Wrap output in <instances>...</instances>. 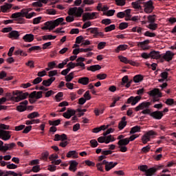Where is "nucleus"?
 <instances>
[{"mask_svg": "<svg viewBox=\"0 0 176 176\" xmlns=\"http://www.w3.org/2000/svg\"><path fill=\"white\" fill-rule=\"evenodd\" d=\"M31 10L32 8H23L21 12L12 14L10 19H14L18 24H24L25 19L23 17L30 19L36 16V13L34 12L30 13Z\"/></svg>", "mask_w": 176, "mask_h": 176, "instance_id": "1", "label": "nucleus"}, {"mask_svg": "<svg viewBox=\"0 0 176 176\" xmlns=\"http://www.w3.org/2000/svg\"><path fill=\"white\" fill-rule=\"evenodd\" d=\"M138 168L140 170V171L145 173L146 176H152L155 174V173H156V171L162 169V166H155L148 169V166L141 165L138 167Z\"/></svg>", "mask_w": 176, "mask_h": 176, "instance_id": "2", "label": "nucleus"}, {"mask_svg": "<svg viewBox=\"0 0 176 176\" xmlns=\"http://www.w3.org/2000/svg\"><path fill=\"white\" fill-rule=\"evenodd\" d=\"M64 21V18H58L54 21H47L45 23V30H54Z\"/></svg>", "mask_w": 176, "mask_h": 176, "instance_id": "3", "label": "nucleus"}, {"mask_svg": "<svg viewBox=\"0 0 176 176\" xmlns=\"http://www.w3.org/2000/svg\"><path fill=\"white\" fill-rule=\"evenodd\" d=\"M14 96H16L12 97V100L15 101V102H20V101L25 100V98L28 97V93H23L21 91H16V92L14 94Z\"/></svg>", "mask_w": 176, "mask_h": 176, "instance_id": "4", "label": "nucleus"}, {"mask_svg": "<svg viewBox=\"0 0 176 176\" xmlns=\"http://www.w3.org/2000/svg\"><path fill=\"white\" fill-rule=\"evenodd\" d=\"M39 98H42V91L36 92V91H34L29 96V101L30 104H35L36 100H39Z\"/></svg>", "mask_w": 176, "mask_h": 176, "instance_id": "5", "label": "nucleus"}, {"mask_svg": "<svg viewBox=\"0 0 176 176\" xmlns=\"http://www.w3.org/2000/svg\"><path fill=\"white\" fill-rule=\"evenodd\" d=\"M148 94L151 96L153 97L152 100V102H157L160 101V99L157 97H162V93L157 88H155L154 89L148 92ZM157 96V97H156Z\"/></svg>", "mask_w": 176, "mask_h": 176, "instance_id": "6", "label": "nucleus"}, {"mask_svg": "<svg viewBox=\"0 0 176 176\" xmlns=\"http://www.w3.org/2000/svg\"><path fill=\"white\" fill-rule=\"evenodd\" d=\"M83 13V9L81 8H70L68 12L69 16H76V17H80Z\"/></svg>", "mask_w": 176, "mask_h": 176, "instance_id": "7", "label": "nucleus"}, {"mask_svg": "<svg viewBox=\"0 0 176 176\" xmlns=\"http://www.w3.org/2000/svg\"><path fill=\"white\" fill-rule=\"evenodd\" d=\"M142 5L146 13H152L153 9H155V7H153V1H152V0H149L148 1H142Z\"/></svg>", "mask_w": 176, "mask_h": 176, "instance_id": "8", "label": "nucleus"}, {"mask_svg": "<svg viewBox=\"0 0 176 176\" xmlns=\"http://www.w3.org/2000/svg\"><path fill=\"white\" fill-rule=\"evenodd\" d=\"M175 54L171 51H166L165 54H162L161 56V63H164L165 61L170 62L173 60V57H174Z\"/></svg>", "mask_w": 176, "mask_h": 176, "instance_id": "9", "label": "nucleus"}, {"mask_svg": "<svg viewBox=\"0 0 176 176\" xmlns=\"http://www.w3.org/2000/svg\"><path fill=\"white\" fill-rule=\"evenodd\" d=\"M99 164L105 165V170L106 171H109L110 170H112L113 167H116L118 166V162H107V160H103L102 162H100Z\"/></svg>", "mask_w": 176, "mask_h": 176, "instance_id": "10", "label": "nucleus"}, {"mask_svg": "<svg viewBox=\"0 0 176 176\" xmlns=\"http://www.w3.org/2000/svg\"><path fill=\"white\" fill-rule=\"evenodd\" d=\"M156 132L153 131V130L148 131L142 138L143 144H146V142L151 141V137H152V135H156Z\"/></svg>", "mask_w": 176, "mask_h": 176, "instance_id": "11", "label": "nucleus"}, {"mask_svg": "<svg viewBox=\"0 0 176 176\" xmlns=\"http://www.w3.org/2000/svg\"><path fill=\"white\" fill-rule=\"evenodd\" d=\"M151 105H152V102H142L135 108V111L138 112V111H141V109H147L151 107Z\"/></svg>", "mask_w": 176, "mask_h": 176, "instance_id": "12", "label": "nucleus"}, {"mask_svg": "<svg viewBox=\"0 0 176 176\" xmlns=\"http://www.w3.org/2000/svg\"><path fill=\"white\" fill-rule=\"evenodd\" d=\"M10 137H12L10 131L0 129V138L1 140L3 141H8V140H10Z\"/></svg>", "mask_w": 176, "mask_h": 176, "instance_id": "13", "label": "nucleus"}, {"mask_svg": "<svg viewBox=\"0 0 176 176\" xmlns=\"http://www.w3.org/2000/svg\"><path fill=\"white\" fill-rule=\"evenodd\" d=\"M141 100V96H137L135 97L131 96L129 98L126 100V104H131L132 106L135 105L136 104H138Z\"/></svg>", "mask_w": 176, "mask_h": 176, "instance_id": "14", "label": "nucleus"}, {"mask_svg": "<svg viewBox=\"0 0 176 176\" xmlns=\"http://www.w3.org/2000/svg\"><path fill=\"white\" fill-rule=\"evenodd\" d=\"M97 12H86L82 15V21L85 23L88 20H94Z\"/></svg>", "mask_w": 176, "mask_h": 176, "instance_id": "15", "label": "nucleus"}, {"mask_svg": "<svg viewBox=\"0 0 176 176\" xmlns=\"http://www.w3.org/2000/svg\"><path fill=\"white\" fill-rule=\"evenodd\" d=\"M164 116V114L160 111H153L151 113V117L155 120H160Z\"/></svg>", "mask_w": 176, "mask_h": 176, "instance_id": "16", "label": "nucleus"}, {"mask_svg": "<svg viewBox=\"0 0 176 176\" xmlns=\"http://www.w3.org/2000/svg\"><path fill=\"white\" fill-rule=\"evenodd\" d=\"M76 113V111L72 109H67V111L63 113V116L65 118V119H71L72 116H75Z\"/></svg>", "mask_w": 176, "mask_h": 176, "instance_id": "17", "label": "nucleus"}, {"mask_svg": "<svg viewBox=\"0 0 176 176\" xmlns=\"http://www.w3.org/2000/svg\"><path fill=\"white\" fill-rule=\"evenodd\" d=\"M149 43H150L149 40H145L142 42H138L137 45L139 47H141L142 50H149V46H148V45H149Z\"/></svg>", "mask_w": 176, "mask_h": 176, "instance_id": "18", "label": "nucleus"}, {"mask_svg": "<svg viewBox=\"0 0 176 176\" xmlns=\"http://www.w3.org/2000/svg\"><path fill=\"white\" fill-rule=\"evenodd\" d=\"M150 57L155 60H160V63H162V54H160L159 51H151L150 52Z\"/></svg>", "mask_w": 176, "mask_h": 176, "instance_id": "19", "label": "nucleus"}, {"mask_svg": "<svg viewBox=\"0 0 176 176\" xmlns=\"http://www.w3.org/2000/svg\"><path fill=\"white\" fill-rule=\"evenodd\" d=\"M10 39H15L17 40L20 38V32L17 30H12L8 35Z\"/></svg>", "mask_w": 176, "mask_h": 176, "instance_id": "20", "label": "nucleus"}, {"mask_svg": "<svg viewBox=\"0 0 176 176\" xmlns=\"http://www.w3.org/2000/svg\"><path fill=\"white\" fill-rule=\"evenodd\" d=\"M27 105H28V100H24L16 107V111H19V112H24V111L27 110Z\"/></svg>", "mask_w": 176, "mask_h": 176, "instance_id": "21", "label": "nucleus"}, {"mask_svg": "<svg viewBox=\"0 0 176 176\" xmlns=\"http://www.w3.org/2000/svg\"><path fill=\"white\" fill-rule=\"evenodd\" d=\"M119 58L121 63H124V64H130L131 65H135V62L133 60H129V59L124 56H119Z\"/></svg>", "mask_w": 176, "mask_h": 176, "instance_id": "22", "label": "nucleus"}, {"mask_svg": "<svg viewBox=\"0 0 176 176\" xmlns=\"http://www.w3.org/2000/svg\"><path fill=\"white\" fill-rule=\"evenodd\" d=\"M12 4L10 3H6L3 6H1V12H2L3 13H8V11L10 10V9H12Z\"/></svg>", "mask_w": 176, "mask_h": 176, "instance_id": "23", "label": "nucleus"}, {"mask_svg": "<svg viewBox=\"0 0 176 176\" xmlns=\"http://www.w3.org/2000/svg\"><path fill=\"white\" fill-rule=\"evenodd\" d=\"M144 1L146 0H137L135 2H132V7L133 8V9H141V3L142 4V2H144Z\"/></svg>", "mask_w": 176, "mask_h": 176, "instance_id": "24", "label": "nucleus"}, {"mask_svg": "<svg viewBox=\"0 0 176 176\" xmlns=\"http://www.w3.org/2000/svg\"><path fill=\"white\" fill-rule=\"evenodd\" d=\"M23 40L24 41V42H32V41H34V34H26L25 36H23Z\"/></svg>", "mask_w": 176, "mask_h": 176, "instance_id": "25", "label": "nucleus"}, {"mask_svg": "<svg viewBox=\"0 0 176 176\" xmlns=\"http://www.w3.org/2000/svg\"><path fill=\"white\" fill-rule=\"evenodd\" d=\"M77 166H78V163L76 162V161H75V160L70 161V165L69 167V170L70 171H73L74 173H75V171H76V170H77V168H76Z\"/></svg>", "mask_w": 176, "mask_h": 176, "instance_id": "26", "label": "nucleus"}, {"mask_svg": "<svg viewBox=\"0 0 176 176\" xmlns=\"http://www.w3.org/2000/svg\"><path fill=\"white\" fill-rule=\"evenodd\" d=\"M89 79L88 77H81L78 80V83H80V85H83L84 86L89 85Z\"/></svg>", "mask_w": 176, "mask_h": 176, "instance_id": "27", "label": "nucleus"}, {"mask_svg": "<svg viewBox=\"0 0 176 176\" xmlns=\"http://www.w3.org/2000/svg\"><path fill=\"white\" fill-rule=\"evenodd\" d=\"M130 143V140H129V138L120 140L118 141V145H119V146H126V145H129V144Z\"/></svg>", "mask_w": 176, "mask_h": 176, "instance_id": "28", "label": "nucleus"}, {"mask_svg": "<svg viewBox=\"0 0 176 176\" xmlns=\"http://www.w3.org/2000/svg\"><path fill=\"white\" fill-rule=\"evenodd\" d=\"M67 157H73V159H78V153L76 152V151H69L67 155H66Z\"/></svg>", "mask_w": 176, "mask_h": 176, "instance_id": "29", "label": "nucleus"}, {"mask_svg": "<svg viewBox=\"0 0 176 176\" xmlns=\"http://www.w3.org/2000/svg\"><path fill=\"white\" fill-rule=\"evenodd\" d=\"M43 3H45V0H37V1L33 2L32 6L34 8H42V6H43Z\"/></svg>", "mask_w": 176, "mask_h": 176, "instance_id": "30", "label": "nucleus"}, {"mask_svg": "<svg viewBox=\"0 0 176 176\" xmlns=\"http://www.w3.org/2000/svg\"><path fill=\"white\" fill-rule=\"evenodd\" d=\"M101 66L100 65H91L89 67H87V71H91L92 72H96V71H100Z\"/></svg>", "mask_w": 176, "mask_h": 176, "instance_id": "31", "label": "nucleus"}, {"mask_svg": "<svg viewBox=\"0 0 176 176\" xmlns=\"http://www.w3.org/2000/svg\"><path fill=\"white\" fill-rule=\"evenodd\" d=\"M16 146L15 143H10V144H4V152H6V151H12L13 148Z\"/></svg>", "mask_w": 176, "mask_h": 176, "instance_id": "32", "label": "nucleus"}, {"mask_svg": "<svg viewBox=\"0 0 176 176\" xmlns=\"http://www.w3.org/2000/svg\"><path fill=\"white\" fill-rule=\"evenodd\" d=\"M127 45H120L116 48L115 52L116 53H119L120 52H123L127 50Z\"/></svg>", "mask_w": 176, "mask_h": 176, "instance_id": "33", "label": "nucleus"}, {"mask_svg": "<svg viewBox=\"0 0 176 176\" xmlns=\"http://www.w3.org/2000/svg\"><path fill=\"white\" fill-rule=\"evenodd\" d=\"M54 68H57V64L56 63V61L48 63V67L45 68V71H50V69H53Z\"/></svg>", "mask_w": 176, "mask_h": 176, "instance_id": "34", "label": "nucleus"}, {"mask_svg": "<svg viewBox=\"0 0 176 176\" xmlns=\"http://www.w3.org/2000/svg\"><path fill=\"white\" fill-rule=\"evenodd\" d=\"M54 80H56V77H51L47 80H45V87H49V86H50V85H52L53 83V82H54Z\"/></svg>", "mask_w": 176, "mask_h": 176, "instance_id": "35", "label": "nucleus"}, {"mask_svg": "<svg viewBox=\"0 0 176 176\" xmlns=\"http://www.w3.org/2000/svg\"><path fill=\"white\" fill-rule=\"evenodd\" d=\"M144 80V76L141 74L136 75L133 77V82L135 83H140V82H142Z\"/></svg>", "mask_w": 176, "mask_h": 176, "instance_id": "36", "label": "nucleus"}, {"mask_svg": "<svg viewBox=\"0 0 176 176\" xmlns=\"http://www.w3.org/2000/svg\"><path fill=\"white\" fill-rule=\"evenodd\" d=\"M98 31V28H90L87 29V32H91V34H94V38H96Z\"/></svg>", "mask_w": 176, "mask_h": 176, "instance_id": "37", "label": "nucleus"}, {"mask_svg": "<svg viewBox=\"0 0 176 176\" xmlns=\"http://www.w3.org/2000/svg\"><path fill=\"white\" fill-rule=\"evenodd\" d=\"M28 119H35V118H39V113L38 111H34L29 113L27 116Z\"/></svg>", "mask_w": 176, "mask_h": 176, "instance_id": "38", "label": "nucleus"}, {"mask_svg": "<svg viewBox=\"0 0 176 176\" xmlns=\"http://www.w3.org/2000/svg\"><path fill=\"white\" fill-rule=\"evenodd\" d=\"M141 131V126H135L131 129L130 134H135V133H140Z\"/></svg>", "mask_w": 176, "mask_h": 176, "instance_id": "39", "label": "nucleus"}, {"mask_svg": "<svg viewBox=\"0 0 176 176\" xmlns=\"http://www.w3.org/2000/svg\"><path fill=\"white\" fill-rule=\"evenodd\" d=\"M45 76H50V78H53V76H58V74L57 73V70H52L48 72V74L45 72Z\"/></svg>", "mask_w": 176, "mask_h": 176, "instance_id": "40", "label": "nucleus"}, {"mask_svg": "<svg viewBox=\"0 0 176 176\" xmlns=\"http://www.w3.org/2000/svg\"><path fill=\"white\" fill-rule=\"evenodd\" d=\"M60 123H61V120L58 119L54 121L50 120L49 121V124L50 126H53L54 127H56V126H58V124H60Z\"/></svg>", "mask_w": 176, "mask_h": 176, "instance_id": "41", "label": "nucleus"}, {"mask_svg": "<svg viewBox=\"0 0 176 176\" xmlns=\"http://www.w3.org/2000/svg\"><path fill=\"white\" fill-rule=\"evenodd\" d=\"M105 144H109L110 142H113V141L116 140L115 138H113L112 135L105 136Z\"/></svg>", "mask_w": 176, "mask_h": 176, "instance_id": "42", "label": "nucleus"}, {"mask_svg": "<svg viewBox=\"0 0 176 176\" xmlns=\"http://www.w3.org/2000/svg\"><path fill=\"white\" fill-rule=\"evenodd\" d=\"M115 28H116V25H115V24L110 25L104 28V31L106 32H111V31H113Z\"/></svg>", "mask_w": 176, "mask_h": 176, "instance_id": "43", "label": "nucleus"}, {"mask_svg": "<svg viewBox=\"0 0 176 176\" xmlns=\"http://www.w3.org/2000/svg\"><path fill=\"white\" fill-rule=\"evenodd\" d=\"M147 28H149V30H152L153 31L156 30L157 28V23H150L148 26Z\"/></svg>", "mask_w": 176, "mask_h": 176, "instance_id": "44", "label": "nucleus"}, {"mask_svg": "<svg viewBox=\"0 0 176 176\" xmlns=\"http://www.w3.org/2000/svg\"><path fill=\"white\" fill-rule=\"evenodd\" d=\"M125 126H127V122L120 121L118 124V129L120 130H123V129H124Z\"/></svg>", "mask_w": 176, "mask_h": 176, "instance_id": "45", "label": "nucleus"}, {"mask_svg": "<svg viewBox=\"0 0 176 176\" xmlns=\"http://www.w3.org/2000/svg\"><path fill=\"white\" fill-rule=\"evenodd\" d=\"M106 46L107 42L102 41L98 44V50H102V49H104V47H105Z\"/></svg>", "mask_w": 176, "mask_h": 176, "instance_id": "46", "label": "nucleus"}, {"mask_svg": "<svg viewBox=\"0 0 176 176\" xmlns=\"http://www.w3.org/2000/svg\"><path fill=\"white\" fill-rule=\"evenodd\" d=\"M127 27H129V23H127L126 22H122V23H120V25H119L120 30H126V28H127Z\"/></svg>", "mask_w": 176, "mask_h": 176, "instance_id": "47", "label": "nucleus"}, {"mask_svg": "<svg viewBox=\"0 0 176 176\" xmlns=\"http://www.w3.org/2000/svg\"><path fill=\"white\" fill-rule=\"evenodd\" d=\"M90 144H91V148H97V146H98V142H97L96 140L94 139L90 140Z\"/></svg>", "mask_w": 176, "mask_h": 176, "instance_id": "48", "label": "nucleus"}, {"mask_svg": "<svg viewBox=\"0 0 176 176\" xmlns=\"http://www.w3.org/2000/svg\"><path fill=\"white\" fill-rule=\"evenodd\" d=\"M56 36L48 34L45 36V41H53V39H56Z\"/></svg>", "mask_w": 176, "mask_h": 176, "instance_id": "49", "label": "nucleus"}, {"mask_svg": "<svg viewBox=\"0 0 176 176\" xmlns=\"http://www.w3.org/2000/svg\"><path fill=\"white\" fill-rule=\"evenodd\" d=\"M13 30V28L12 27H8V28H4L1 30V32L3 34H7L8 32H10Z\"/></svg>", "mask_w": 176, "mask_h": 176, "instance_id": "50", "label": "nucleus"}, {"mask_svg": "<svg viewBox=\"0 0 176 176\" xmlns=\"http://www.w3.org/2000/svg\"><path fill=\"white\" fill-rule=\"evenodd\" d=\"M96 78L98 79H100V80H104V79L107 78V74H99L96 76Z\"/></svg>", "mask_w": 176, "mask_h": 176, "instance_id": "51", "label": "nucleus"}, {"mask_svg": "<svg viewBox=\"0 0 176 176\" xmlns=\"http://www.w3.org/2000/svg\"><path fill=\"white\" fill-rule=\"evenodd\" d=\"M144 36H149V38H155V36H156V34L152 33L149 31H146L144 33Z\"/></svg>", "mask_w": 176, "mask_h": 176, "instance_id": "52", "label": "nucleus"}, {"mask_svg": "<svg viewBox=\"0 0 176 176\" xmlns=\"http://www.w3.org/2000/svg\"><path fill=\"white\" fill-rule=\"evenodd\" d=\"M155 17H156V15H150L148 16V23H150V24L155 23Z\"/></svg>", "mask_w": 176, "mask_h": 176, "instance_id": "53", "label": "nucleus"}, {"mask_svg": "<svg viewBox=\"0 0 176 176\" xmlns=\"http://www.w3.org/2000/svg\"><path fill=\"white\" fill-rule=\"evenodd\" d=\"M63 92H59L58 93L56 96H55V98L57 101V102H60V101H61V97H63Z\"/></svg>", "mask_w": 176, "mask_h": 176, "instance_id": "54", "label": "nucleus"}, {"mask_svg": "<svg viewBox=\"0 0 176 176\" xmlns=\"http://www.w3.org/2000/svg\"><path fill=\"white\" fill-rule=\"evenodd\" d=\"M118 6H124L126 5V0H115Z\"/></svg>", "mask_w": 176, "mask_h": 176, "instance_id": "55", "label": "nucleus"}, {"mask_svg": "<svg viewBox=\"0 0 176 176\" xmlns=\"http://www.w3.org/2000/svg\"><path fill=\"white\" fill-rule=\"evenodd\" d=\"M32 171L33 173H39L41 171V166L39 165H36L32 167Z\"/></svg>", "mask_w": 176, "mask_h": 176, "instance_id": "56", "label": "nucleus"}, {"mask_svg": "<svg viewBox=\"0 0 176 176\" xmlns=\"http://www.w3.org/2000/svg\"><path fill=\"white\" fill-rule=\"evenodd\" d=\"M101 23L102 24H104L105 25H109V24L112 23V21H111V19H104L102 20Z\"/></svg>", "mask_w": 176, "mask_h": 176, "instance_id": "57", "label": "nucleus"}, {"mask_svg": "<svg viewBox=\"0 0 176 176\" xmlns=\"http://www.w3.org/2000/svg\"><path fill=\"white\" fill-rule=\"evenodd\" d=\"M74 67H80L82 69H85L86 68L85 65L82 62H77L76 63H74Z\"/></svg>", "mask_w": 176, "mask_h": 176, "instance_id": "58", "label": "nucleus"}, {"mask_svg": "<svg viewBox=\"0 0 176 176\" xmlns=\"http://www.w3.org/2000/svg\"><path fill=\"white\" fill-rule=\"evenodd\" d=\"M49 159L51 162H54V160H57V159H58V155L52 154L49 157Z\"/></svg>", "mask_w": 176, "mask_h": 176, "instance_id": "59", "label": "nucleus"}, {"mask_svg": "<svg viewBox=\"0 0 176 176\" xmlns=\"http://www.w3.org/2000/svg\"><path fill=\"white\" fill-rule=\"evenodd\" d=\"M17 165L14 164H10L7 165V168H8V170H14L17 168Z\"/></svg>", "mask_w": 176, "mask_h": 176, "instance_id": "60", "label": "nucleus"}, {"mask_svg": "<svg viewBox=\"0 0 176 176\" xmlns=\"http://www.w3.org/2000/svg\"><path fill=\"white\" fill-rule=\"evenodd\" d=\"M141 113L143 115H149L151 116V113H152V111L150 109H146L141 111Z\"/></svg>", "mask_w": 176, "mask_h": 176, "instance_id": "61", "label": "nucleus"}, {"mask_svg": "<svg viewBox=\"0 0 176 176\" xmlns=\"http://www.w3.org/2000/svg\"><path fill=\"white\" fill-rule=\"evenodd\" d=\"M41 20H42V16H38L33 19V24H39L41 23Z\"/></svg>", "mask_w": 176, "mask_h": 176, "instance_id": "62", "label": "nucleus"}, {"mask_svg": "<svg viewBox=\"0 0 176 176\" xmlns=\"http://www.w3.org/2000/svg\"><path fill=\"white\" fill-rule=\"evenodd\" d=\"M41 82H42V78L37 77L36 78H35L33 80L32 83H33V85H38V84L41 83Z\"/></svg>", "mask_w": 176, "mask_h": 176, "instance_id": "63", "label": "nucleus"}, {"mask_svg": "<svg viewBox=\"0 0 176 176\" xmlns=\"http://www.w3.org/2000/svg\"><path fill=\"white\" fill-rule=\"evenodd\" d=\"M165 104H166V105H173V104H174V99L168 98L166 100Z\"/></svg>", "mask_w": 176, "mask_h": 176, "instance_id": "64", "label": "nucleus"}]
</instances>
